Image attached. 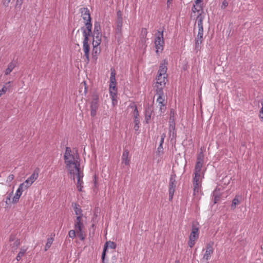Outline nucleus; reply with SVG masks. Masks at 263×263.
<instances>
[{
	"label": "nucleus",
	"instance_id": "nucleus-1",
	"mask_svg": "<svg viewBox=\"0 0 263 263\" xmlns=\"http://www.w3.org/2000/svg\"><path fill=\"white\" fill-rule=\"evenodd\" d=\"M204 19V16L202 15L201 13H200L197 18L196 21H197L198 32L197 36L195 39V49L198 50L200 48V45L203 42V21Z\"/></svg>",
	"mask_w": 263,
	"mask_h": 263
},
{
	"label": "nucleus",
	"instance_id": "nucleus-2",
	"mask_svg": "<svg viewBox=\"0 0 263 263\" xmlns=\"http://www.w3.org/2000/svg\"><path fill=\"white\" fill-rule=\"evenodd\" d=\"M66 167L68 170L69 173L71 175V178H72L73 180L75 179V171L76 172L81 170L80 163L78 160H72L67 159L64 160Z\"/></svg>",
	"mask_w": 263,
	"mask_h": 263
},
{
	"label": "nucleus",
	"instance_id": "nucleus-3",
	"mask_svg": "<svg viewBox=\"0 0 263 263\" xmlns=\"http://www.w3.org/2000/svg\"><path fill=\"white\" fill-rule=\"evenodd\" d=\"M164 44L163 30L161 31L158 30L155 41V47L156 48V52L157 54H159V50L162 51L163 50Z\"/></svg>",
	"mask_w": 263,
	"mask_h": 263
},
{
	"label": "nucleus",
	"instance_id": "nucleus-4",
	"mask_svg": "<svg viewBox=\"0 0 263 263\" xmlns=\"http://www.w3.org/2000/svg\"><path fill=\"white\" fill-rule=\"evenodd\" d=\"M176 175L172 174L170 176L168 184L169 200L172 201L176 188L177 181L176 180Z\"/></svg>",
	"mask_w": 263,
	"mask_h": 263
},
{
	"label": "nucleus",
	"instance_id": "nucleus-5",
	"mask_svg": "<svg viewBox=\"0 0 263 263\" xmlns=\"http://www.w3.org/2000/svg\"><path fill=\"white\" fill-rule=\"evenodd\" d=\"M92 98L90 105V115L93 117L96 115L97 110L99 107V96L97 94H95Z\"/></svg>",
	"mask_w": 263,
	"mask_h": 263
},
{
	"label": "nucleus",
	"instance_id": "nucleus-6",
	"mask_svg": "<svg viewBox=\"0 0 263 263\" xmlns=\"http://www.w3.org/2000/svg\"><path fill=\"white\" fill-rule=\"evenodd\" d=\"M156 95L158 96L157 101L160 105V110L161 112H163L165 109V100L163 98L164 96L163 90H162L161 89H159L158 92H156Z\"/></svg>",
	"mask_w": 263,
	"mask_h": 263
},
{
	"label": "nucleus",
	"instance_id": "nucleus-7",
	"mask_svg": "<svg viewBox=\"0 0 263 263\" xmlns=\"http://www.w3.org/2000/svg\"><path fill=\"white\" fill-rule=\"evenodd\" d=\"M167 64L168 62L167 60L164 59L162 61L159 66V68L158 71V77L161 78V77L163 76L166 77L167 78V74H166Z\"/></svg>",
	"mask_w": 263,
	"mask_h": 263
},
{
	"label": "nucleus",
	"instance_id": "nucleus-8",
	"mask_svg": "<svg viewBox=\"0 0 263 263\" xmlns=\"http://www.w3.org/2000/svg\"><path fill=\"white\" fill-rule=\"evenodd\" d=\"M157 83L155 87H156V92H158L159 89H161L162 90H163V88L165 86L166 82L167 81L166 77H161V78L158 77V75H157L156 77Z\"/></svg>",
	"mask_w": 263,
	"mask_h": 263
},
{
	"label": "nucleus",
	"instance_id": "nucleus-9",
	"mask_svg": "<svg viewBox=\"0 0 263 263\" xmlns=\"http://www.w3.org/2000/svg\"><path fill=\"white\" fill-rule=\"evenodd\" d=\"M214 243L213 242H210L206 245V251L205 253L202 258L203 259L208 260L211 258L212 254L213 253L214 249L213 248Z\"/></svg>",
	"mask_w": 263,
	"mask_h": 263
},
{
	"label": "nucleus",
	"instance_id": "nucleus-10",
	"mask_svg": "<svg viewBox=\"0 0 263 263\" xmlns=\"http://www.w3.org/2000/svg\"><path fill=\"white\" fill-rule=\"evenodd\" d=\"M201 175L195 174V177L193 179V186H194V195L199 192V187L201 186Z\"/></svg>",
	"mask_w": 263,
	"mask_h": 263
},
{
	"label": "nucleus",
	"instance_id": "nucleus-11",
	"mask_svg": "<svg viewBox=\"0 0 263 263\" xmlns=\"http://www.w3.org/2000/svg\"><path fill=\"white\" fill-rule=\"evenodd\" d=\"M116 247V243L113 241H108L106 242L104 246L101 257V258L103 260V261H104V257L106 256V252L108 248L111 249H115Z\"/></svg>",
	"mask_w": 263,
	"mask_h": 263
},
{
	"label": "nucleus",
	"instance_id": "nucleus-12",
	"mask_svg": "<svg viewBox=\"0 0 263 263\" xmlns=\"http://www.w3.org/2000/svg\"><path fill=\"white\" fill-rule=\"evenodd\" d=\"M122 26L123 23L121 21L116 22V28L115 29V35L117 39L118 42H119L122 37Z\"/></svg>",
	"mask_w": 263,
	"mask_h": 263
},
{
	"label": "nucleus",
	"instance_id": "nucleus-13",
	"mask_svg": "<svg viewBox=\"0 0 263 263\" xmlns=\"http://www.w3.org/2000/svg\"><path fill=\"white\" fill-rule=\"evenodd\" d=\"M81 16L83 19L86 21L91 22V18L89 9L87 8H82L80 10Z\"/></svg>",
	"mask_w": 263,
	"mask_h": 263
},
{
	"label": "nucleus",
	"instance_id": "nucleus-14",
	"mask_svg": "<svg viewBox=\"0 0 263 263\" xmlns=\"http://www.w3.org/2000/svg\"><path fill=\"white\" fill-rule=\"evenodd\" d=\"M197 224L193 222L192 226V232L189 237L194 238V239H197L199 237V228Z\"/></svg>",
	"mask_w": 263,
	"mask_h": 263
},
{
	"label": "nucleus",
	"instance_id": "nucleus-15",
	"mask_svg": "<svg viewBox=\"0 0 263 263\" xmlns=\"http://www.w3.org/2000/svg\"><path fill=\"white\" fill-rule=\"evenodd\" d=\"M83 50L84 51V56L86 58L85 60L86 63H88L89 62V51L90 47L88 43L83 42Z\"/></svg>",
	"mask_w": 263,
	"mask_h": 263
},
{
	"label": "nucleus",
	"instance_id": "nucleus-16",
	"mask_svg": "<svg viewBox=\"0 0 263 263\" xmlns=\"http://www.w3.org/2000/svg\"><path fill=\"white\" fill-rule=\"evenodd\" d=\"M84 228V226L82 222V217L78 216L74 220V228L76 230H81V229H83Z\"/></svg>",
	"mask_w": 263,
	"mask_h": 263
},
{
	"label": "nucleus",
	"instance_id": "nucleus-17",
	"mask_svg": "<svg viewBox=\"0 0 263 263\" xmlns=\"http://www.w3.org/2000/svg\"><path fill=\"white\" fill-rule=\"evenodd\" d=\"M129 151L127 149H124L122 156V163L125 165H129L130 159L128 158Z\"/></svg>",
	"mask_w": 263,
	"mask_h": 263
},
{
	"label": "nucleus",
	"instance_id": "nucleus-18",
	"mask_svg": "<svg viewBox=\"0 0 263 263\" xmlns=\"http://www.w3.org/2000/svg\"><path fill=\"white\" fill-rule=\"evenodd\" d=\"M93 40L92 42V45L99 46L101 43L102 33L93 34Z\"/></svg>",
	"mask_w": 263,
	"mask_h": 263
},
{
	"label": "nucleus",
	"instance_id": "nucleus-19",
	"mask_svg": "<svg viewBox=\"0 0 263 263\" xmlns=\"http://www.w3.org/2000/svg\"><path fill=\"white\" fill-rule=\"evenodd\" d=\"M75 176H76L77 178V184L82 185V184L83 183V177L84 176L83 172L80 170L76 172V173L75 172Z\"/></svg>",
	"mask_w": 263,
	"mask_h": 263
},
{
	"label": "nucleus",
	"instance_id": "nucleus-20",
	"mask_svg": "<svg viewBox=\"0 0 263 263\" xmlns=\"http://www.w3.org/2000/svg\"><path fill=\"white\" fill-rule=\"evenodd\" d=\"M152 109L151 107H148L145 109V121L147 124L149 123V121L151 119V115L152 113Z\"/></svg>",
	"mask_w": 263,
	"mask_h": 263
},
{
	"label": "nucleus",
	"instance_id": "nucleus-21",
	"mask_svg": "<svg viewBox=\"0 0 263 263\" xmlns=\"http://www.w3.org/2000/svg\"><path fill=\"white\" fill-rule=\"evenodd\" d=\"M241 199V196L240 195H236L235 198L232 200V202L231 204V208L232 209H235L236 205L239 204L240 203V200Z\"/></svg>",
	"mask_w": 263,
	"mask_h": 263
},
{
	"label": "nucleus",
	"instance_id": "nucleus-22",
	"mask_svg": "<svg viewBox=\"0 0 263 263\" xmlns=\"http://www.w3.org/2000/svg\"><path fill=\"white\" fill-rule=\"evenodd\" d=\"M219 191V189H216L213 192L214 204H216L220 200V194Z\"/></svg>",
	"mask_w": 263,
	"mask_h": 263
},
{
	"label": "nucleus",
	"instance_id": "nucleus-23",
	"mask_svg": "<svg viewBox=\"0 0 263 263\" xmlns=\"http://www.w3.org/2000/svg\"><path fill=\"white\" fill-rule=\"evenodd\" d=\"M23 192L20 189H17L15 195L12 198V203L13 204H16L18 202L19 199L22 194Z\"/></svg>",
	"mask_w": 263,
	"mask_h": 263
},
{
	"label": "nucleus",
	"instance_id": "nucleus-24",
	"mask_svg": "<svg viewBox=\"0 0 263 263\" xmlns=\"http://www.w3.org/2000/svg\"><path fill=\"white\" fill-rule=\"evenodd\" d=\"M72 206L74 209L75 214L78 216H81V217H83L82 210L79 204L74 203V205L72 204Z\"/></svg>",
	"mask_w": 263,
	"mask_h": 263
},
{
	"label": "nucleus",
	"instance_id": "nucleus-25",
	"mask_svg": "<svg viewBox=\"0 0 263 263\" xmlns=\"http://www.w3.org/2000/svg\"><path fill=\"white\" fill-rule=\"evenodd\" d=\"M101 33L100 23L99 22H95L94 24L93 34H99Z\"/></svg>",
	"mask_w": 263,
	"mask_h": 263
},
{
	"label": "nucleus",
	"instance_id": "nucleus-26",
	"mask_svg": "<svg viewBox=\"0 0 263 263\" xmlns=\"http://www.w3.org/2000/svg\"><path fill=\"white\" fill-rule=\"evenodd\" d=\"M203 164L200 162H196L195 167L194 174L201 175V171L203 166Z\"/></svg>",
	"mask_w": 263,
	"mask_h": 263
},
{
	"label": "nucleus",
	"instance_id": "nucleus-27",
	"mask_svg": "<svg viewBox=\"0 0 263 263\" xmlns=\"http://www.w3.org/2000/svg\"><path fill=\"white\" fill-rule=\"evenodd\" d=\"M76 230L77 232L78 237L80 238V239L81 240H85V239L86 237V234L85 232L83 231V230L81 229V230Z\"/></svg>",
	"mask_w": 263,
	"mask_h": 263
},
{
	"label": "nucleus",
	"instance_id": "nucleus-28",
	"mask_svg": "<svg viewBox=\"0 0 263 263\" xmlns=\"http://www.w3.org/2000/svg\"><path fill=\"white\" fill-rule=\"evenodd\" d=\"M81 30H83V35L84 37L83 42L88 43L89 41V36H90L89 33H87L86 29L84 27H82L81 28Z\"/></svg>",
	"mask_w": 263,
	"mask_h": 263
},
{
	"label": "nucleus",
	"instance_id": "nucleus-29",
	"mask_svg": "<svg viewBox=\"0 0 263 263\" xmlns=\"http://www.w3.org/2000/svg\"><path fill=\"white\" fill-rule=\"evenodd\" d=\"M170 120L169 134L171 135L172 131L175 130V123L172 117H170Z\"/></svg>",
	"mask_w": 263,
	"mask_h": 263
},
{
	"label": "nucleus",
	"instance_id": "nucleus-30",
	"mask_svg": "<svg viewBox=\"0 0 263 263\" xmlns=\"http://www.w3.org/2000/svg\"><path fill=\"white\" fill-rule=\"evenodd\" d=\"M38 177V173L35 170L33 174L27 179L30 182L33 183Z\"/></svg>",
	"mask_w": 263,
	"mask_h": 263
},
{
	"label": "nucleus",
	"instance_id": "nucleus-31",
	"mask_svg": "<svg viewBox=\"0 0 263 263\" xmlns=\"http://www.w3.org/2000/svg\"><path fill=\"white\" fill-rule=\"evenodd\" d=\"M15 67V65L13 64V62H11L8 66V68L5 70V74L8 75L10 73V72L13 70V69Z\"/></svg>",
	"mask_w": 263,
	"mask_h": 263
},
{
	"label": "nucleus",
	"instance_id": "nucleus-32",
	"mask_svg": "<svg viewBox=\"0 0 263 263\" xmlns=\"http://www.w3.org/2000/svg\"><path fill=\"white\" fill-rule=\"evenodd\" d=\"M110 83H116V72L115 69H111V73L110 77Z\"/></svg>",
	"mask_w": 263,
	"mask_h": 263
},
{
	"label": "nucleus",
	"instance_id": "nucleus-33",
	"mask_svg": "<svg viewBox=\"0 0 263 263\" xmlns=\"http://www.w3.org/2000/svg\"><path fill=\"white\" fill-rule=\"evenodd\" d=\"M26 252V249L21 248L20 249V251L19 253H18L16 257V259H17V260L18 261V260H21L22 257L25 254Z\"/></svg>",
	"mask_w": 263,
	"mask_h": 263
},
{
	"label": "nucleus",
	"instance_id": "nucleus-34",
	"mask_svg": "<svg viewBox=\"0 0 263 263\" xmlns=\"http://www.w3.org/2000/svg\"><path fill=\"white\" fill-rule=\"evenodd\" d=\"M204 154L202 151H201L198 155L196 162H200L203 163L204 162Z\"/></svg>",
	"mask_w": 263,
	"mask_h": 263
},
{
	"label": "nucleus",
	"instance_id": "nucleus-35",
	"mask_svg": "<svg viewBox=\"0 0 263 263\" xmlns=\"http://www.w3.org/2000/svg\"><path fill=\"white\" fill-rule=\"evenodd\" d=\"M93 45V49H92V55L93 57L96 56L100 52V48L98 47L99 46H96L95 45Z\"/></svg>",
	"mask_w": 263,
	"mask_h": 263
},
{
	"label": "nucleus",
	"instance_id": "nucleus-36",
	"mask_svg": "<svg viewBox=\"0 0 263 263\" xmlns=\"http://www.w3.org/2000/svg\"><path fill=\"white\" fill-rule=\"evenodd\" d=\"M111 98L112 100V103L114 106H115L117 104V95H115V92H112V91H111Z\"/></svg>",
	"mask_w": 263,
	"mask_h": 263
},
{
	"label": "nucleus",
	"instance_id": "nucleus-37",
	"mask_svg": "<svg viewBox=\"0 0 263 263\" xmlns=\"http://www.w3.org/2000/svg\"><path fill=\"white\" fill-rule=\"evenodd\" d=\"M12 195H13V191H12L11 193H10L8 195L7 197L6 198L5 203L7 205H10L11 202H12V201H11V198Z\"/></svg>",
	"mask_w": 263,
	"mask_h": 263
},
{
	"label": "nucleus",
	"instance_id": "nucleus-38",
	"mask_svg": "<svg viewBox=\"0 0 263 263\" xmlns=\"http://www.w3.org/2000/svg\"><path fill=\"white\" fill-rule=\"evenodd\" d=\"M23 0H16L15 4V9L17 10H20L21 9Z\"/></svg>",
	"mask_w": 263,
	"mask_h": 263
},
{
	"label": "nucleus",
	"instance_id": "nucleus-39",
	"mask_svg": "<svg viewBox=\"0 0 263 263\" xmlns=\"http://www.w3.org/2000/svg\"><path fill=\"white\" fill-rule=\"evenodd\" d=\"M134 123H135L134 129L136 131H137L139 129V125L140 124L139 118H137V119L135 118Z\"/></svg>",
	"mask_w": 263,
	"mask_h": 263
},
{
	"label": "nucleus",
	"instance_id": "nucleus-40",
	"mask_svg": "<svg viewBox=\"0 0 263 263\" xmlns=\"http://www.w3.org/2000/svg\"><path fill=\"white\" fill-rule=\"evenodd\" d=\"M130 107L132 108L134 107V118H136V119L137 118H139V112L138 110L137 106L136 105H135L134 106H131Z\"/></svg>",
	"mask_w": 263,
	"mask_h": 263
},
{
	"label": "nucleus",
	"instance_id": "nucleus-41",
	"mask_svg": "<svg viewBox=\"0 0 263 263\" xmlns=\"http://www.w3.org/2000/svg\"><path fill=\"white\" fill-rule=\"evenodd\" d=\"M52 238L48 239L47 242L46 244L45 250L47 251L49 248L50 247L52 243Z\"/></svg>",
	"mask_w": 263,
	"mask_h": 263
},
{
	"label": "nucleus",
	"instance_id": "nucleus-42",
	"mask_svg": "<svg viewBox=\"0 0 263 263\" xmlns=\"http://www.w3.org/2000/svg\"><path fill=\"white\" fill-rule=\"evenodd\" d=\"M197 239H194V238L189 237V241L188 244L191 248H193V246L195 245V241Z\"/></svg>",
	"mask_w": 263,
	"mask_h": 263
},
{
	"label": "nucleus",
	"instance_id": "nucleus-43",
	"mask_svg": "<svg viewBox=\"0 0 263 263\" xmlns=\"http://www.w3.org/2000/svg\"><path fill=\"white\" fill-rule=\"evenodd\" d=\"M111 91H112V92H115V95H117V88L116 87V85H114V86L109 87L110 96L111 95Z\"/></svg>",
	"mask_w": 263,
	"mask_h": 263
},
{
	"label": "nucleus",
	"instance_id": "nucleus-44",
	"mask_svg": "<svg viewBox=\"0 0 263 263\" xmlns=\"http://www.w3.org/2000/svg\"><path fill=\"white\" fill-rule=\"evenodd\" d=\"M119 21H121V23H123V18L120 11H118L117 12V20L116 22H118Z\"/></svg>",
	"mask_w": 263,
	"mask_h": 263
},
{
	"label": "nucleus",
	"instance_id": "nucleus-45",
	"mask_svg": "<svg viewBox=\"0 0 263 263\" xmlns=\"http://www.w3.org/2000/svg\"><path fill=\"white\" fill-rule=\"evenodd\" d=\"M69 237L74 238L76 237V231L73 230H70L68 233Z\"/></svg>",
	"mask_w": 263,
	"mask_h": 263
},
{
	"label": "nucleus",
	"instance_id": "nucleus-46",
	"mask_svg": "<svg viewBox=\"0 0 263 263\" xmlns=\"http://www.w3.org/2000/svg\"><path fill=\"white\" fill-rule=\"evenodd\" d=\"M18 189H20L22 192H23L25 190H27L28 189V187H27V186H26V185L25 184L22 183L20 184Z\"/></svg>",
	"mask_w": 263,
	"mask_h": 263
},
{
	"label": "nucleus",
	"instance_id": "nucleus-47",
	"mask_svg": "<svg viewBox=\"0 0 263 263\" xmlns=\"http://www.w3.org/2000/svg\"><path fill=\"white\" fill-rule=\"evenodd\" d=\"M85 26L86 28H85L86 29H92V24L91 22L89 21H86L85 23Z\"/></svg>",
	"mask_w": 263,
	"mask_h": 263
},
{
	"label": "nucleus",
	"instance_id": "nucleus-48",
	"mask_svg": "<svg viewBox=\"0 0 263 263\" xmlns=\"http://www.w3.org/2000/svg\"><path fill=\"white\" fill-rule=\"evenodd\" d=\"M20 244V240L18 239H17L14 241L13 244H12L11 245L13 246V247L17 248L19 246Z\"/></svg>",
	"mask_w": 263,
	"mask_h": 263
},
{
	"label": "nucleus",
	"instance_id": "nucleus-49",
	"mask_svg": "<svg viewBox=\"0 0 263 263\" xmlns=\"http://www.w3.org/2000/svg\"><path fill=\"white\" fill-rule=\"evenodd\" d=\"M70 158H73V155L71 153H69V154H66V153L64 154V159H66L67 160V159H70Z\"/></svg>",
	"mask_w": 263,
	"mask_h": 263
},
{
	"label": "nucleus",
	"instance_id": "nucleus-50",
	"mask_svg": "<svg viewBox=\"0 0 263 263\" xmlns=\"http://www.w3.org/2000/svg\"><path fill=\"white\" fill-rule=\"evenodd\" d=\"M147 33V31L146 29L142 28V31H141V35H142L143 38H144V39L146 38Z\"/></svg>",
	"mask_w": 263,
	"mask_h": 263
},
{
	"label": "nucleus",
	"instance_id": "nucleus-51",
	"mask_svg": "<svg viewBox=\"0 0 263 263\" xmlns=\"http://www.w3.org/2000/svg\"><path fill=\"white\" fill-rule=\"evenodd\" d=\"M8 88L6 86H4L1 90H0V97L5 93Z\"/></svg>",
	"mask_w": 263,
	"mask_h": 263
},
{
	"label": "nucleus",
	"instance_id": "nucleus-52",
	"mask_svg": "<svg viewBox=\"0 0 263 263\" xmlns=\"http://www.w3.org/2000/svg\"><path fill=\"white\" fill-rule=\"evenodd\" d=\"M228 6V2L226 0H224L221 6L222 9H224Z\"/></svg>",
	"mask_w": 263,
	"mask_h": 263
},
{
	"label": "nucleus",
	"instance_id": "nucleus-53",
	"mask_svg": "<svg viewBox=\"0 0 263 263\" xmlns=\"http://www.w3.org/2000/svg\"><path fill=\"white\" fill-rule=\"evenodd\" d=\"M23 183L25 184L26 185V186H27V187L28 188L30 187L32 184L28 179L26 180L25 181L23 182Z\"/></svg>",
	"mask_w": 263,
	"mask_h": 263
},
{
	"label": "nucleus",
	"instance_id": "nucleus-54",
	"mask_svg": "<svg viewBox=\"0 0 263 263\" xmlns=\"http://www.w3.org/2000/svg\"><path fill=\"white\" fill-rule=\"evenodd\" d=\"M15 235L11 234L9 237L10 241H14L15 240Z\"/></svg>",
	"mask_w": 263,
	"mask_h": 263
},
{
	"label": "nucleus",
	"instance_id": "nucleus-55",
	"mask_svg": "<svg viewBox=\"0 0 263 263\" xmlns=\"http://www.w3.org/2000/svg\"><path fill=\"white\" fill-rule=\"evenodd\" d=\"M196 5H194L193 7L192 8V11L195 13L196 12H199V10L197 9V7H196Z\"/></svg>",
	"mask_w": 263,
	"mask_h": 263
},
{
	"label": "nucleus",
	"instance_id": "nucleus-56",
	"mask_svg": "<svg viewBox=\"0 0 263 263\" xmlns=\"http://www.w3.org/2000/svg\"><path fill=\"white\" fill-rule=\"evenodd\" d=\"M170 136H172V138L175 139L176 137V130H172L171 133V135H170Z\"/></svg>",
	"mask_w": 263,
	"mask_h": 263
},
{
	"label": "nucleus",
	"instance_id": "nucleus-57",
	"mask_svg": "<svg viewBox=\"0 0 263 263\" xmlns=\"http://www.w3.org/2000/svg\"><path fill=\"white\" fill-rule=\"evenodd\" d=\"M10 2V0H4L3 2V5L5 6V7H7L9 6Z\"/></svg>",
	"mask_w": 263,
	"mask_h": 263
},
{
	"label": "nucleus",
	"instance_id": "nucleus-58",
	"mask_svg": "<svg viewBox=\"0 0 263 263\" xmlns=\"http://www.w3.org/2000/svg\"><path fill=\"white\" fill-rule=\"evenodd\" d=\"M65 153H66V154H67L69 153H71V149L70 147H66Z\"/></svg>",
	"mask_w": 263,
	"mask_h": 263
},
{
	"label": "nucleus",
	"instance_id": "nucleus-59",
	"mask_svg": "<svg viewBox=\"0 0 263 263\" xmlns=\"http://www.w3.org/2000/svg\"><path fill=\"white\" fill-rule=\"evenodd\" d=\"M70 159H72V160L79 159V156L78 153H77V154L75 156L73 155V158H70Z\"/></svg>",
	"mask_w": 263,
	"mask_h": 263
},
{
	"label": "nucleus",
	"instance_id": "nucleus-60",
	"mask_svg": "<svg viewBox=\"0 0 263 263\" xmlns=\"http://www.w3.org/2000/svg\"><path fill=\"white\" fill-rule=\"evenodd\" d=\"M77 187L78 189V190L79 192H82V187H83L82 185L77 184Z\"/></svg>",
	"mask_w": 263,
	"mask_h": 263
},
{
	"label": "nucleus",
	"instance_id": "nucleus-61",
	"mask_svg": "<svg viewBox=\"0 0 263 263\" xmlns=\"http://www.w3.org/2000/svg\"><path fill=\"white\" fill-rule=\"evenodd\" d=\"M13 179H14V175H9V176L8 177V178H7V179L8 180H9L10 181L12 180Z\"/></svg>",
	"mask_w": 263,
	"mask_h": 263
},
{
	"label": "nucleus",
	"instance_id": "nucleus-62",
	"mask_svg": "<svg viewBox=\"0 0 263 263\" xmlns=\"http://www.w3.org/2000/svg\"><path fill=\"white\" fill-rule=\"evenodd\" d=\"M162 145L163 144H159V146L158 148V151L160 152L161 151H162L163 148V147H162Z\"/></svg>",
	"mask_w": 263,
	"mask_h": 263
},
{
	"label": "nucleus",
	"instance_id": "nucleus-63",
	"mask_svg": "<svg viewBox=\"0 0 263 263\" xmlns=\"http://www.w3.org/2000/svg\"><path fill=\"white\" fill-rule=\"evenodd\" d=\"M202 2V0H195V4L196 5H198Z\"/></svg>",
	"mask_w": 263,
	"mask_h": 263
},
{
	"label": "nucleus",
	"instance_id": "nucleus-64",
	"mask_svg": "<svg viewBox=\"0 0 263 263\" xmlns=\"http://www.w3.org/2000/svg\"><path fill=\"white\" fill-rule=\"evenodd\" d=\"M261 105H262V107L261 108V109L260 110V114H263V99H262V100L261 102Z\"/></svg>",
	"mask_w": 263,
	"mask_h": 263
}]
</instances>
